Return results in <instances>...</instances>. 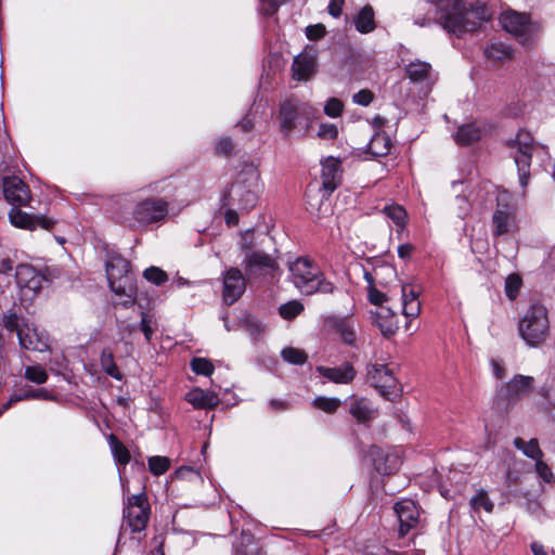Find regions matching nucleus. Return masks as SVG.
<instances>
[{"label": "nucleus", "mask_w": 555, "mask_h": 555, "mask_svg": "<svg viewBox=\"0 0 555 555\" xmlns=\"http://www.w3.org/2000/svg\"><path fill=\"white\" fill-rule=\"evenodd\" d=\"M262 191L258 167L254 163H244L223 197L224 206H237L241 211H249L257 205Z\"/></svg>", "instance_id": "1"}, {"label": "nucleus", "mask_w": 555, "mask_h": 555, "mask_svg": "<svg viewBox=\"0 0 555 555\" xmlns=\"http://www.w3.org/2000/svg\"><path fill=\"white\" fill-rule=\"evenodd\" d=\"M487 7L475 2L466 9L463 0H452L446 8H440V20L443 29L460 37L462 34L475 30L489 20Z\"/></svg>", "instance_id": "2"}, {"label": "nucleus", "mask_w": 555, "mask_h": 555, "mask_svg": "<svg viewBox=\"0 0 555 555\" xmlns=\"http://www.w3.org/2000/svg\"><path fill=\"white\" fill-rule=\"evenodd\" d=\"M289 272L294 285L301 294H330L335 289L332 282L323 279L320 268L307 257H298L291 262Z\"/></svg>", "instance_id": "3"}, {"label": "nucleus", "mask_w": 555, "mask_h": 555, "mask_svg": "<svg viewBox=\"0 0 555 555\" xmlns=\"http://www.w3.org/2000/svg\"><path fill=\"white\" fill-rule=\"evenodd\" d=\"M111 291L118 297V304L130 307L137 298V287L130 275V262L121 256H113L105 263Z\"/></svg>", "instance_id": "4"}, {"label": "nucleus", "mask_w": 555, "mask_h": 555, "mask_svg": "<svg viewBox=\"0 0 555 555\" xmlns=\"http://www.w3.org/2000/svg\"><path fill=\"white\" fill-rule=\"evenodd\" d=\"M3 326L9 332H16L18 345L28 351L46 352L50 350V337L44 330H40L25 318L15 312L4 314Z\"/></svg>", "instance_id": "5"}, {"label": "nucleus", "mask_w": 555, "mask_h": 555, "mask_svg": "<svg viewBox=\"0 0 555 555\" xmlns=\"http://www.w3.org/2000/svg\"><path fill=\"white\" fill-rule=\"evenodd\" d=\"M500 25L524 47H533L540 37L542 26L531 20L530 15L514 10H505L500 14Z\"/></svg>", "instance_id": "6"}, {"label": "nucleus", "mask_w": 555, "mask_h": 555, "mask_svg": "<svg viewBox=\"0 0 555 555\" xmlns=\"http://www.w3.org/2000/svg\"><path fill=\"white\" fill-rule=\"evenodd\" d=\"M518 332L529 347L543 344L550 333L546 308L539 304L531 305L519 320Z\"/></svg>", "instance_id": "7"}, {"label": "nucleus", "mask_w": 555, "mask_h": 555, "mask_svg": "<svg viewBox=\"0 0 555 555\" xmlns=\"http://www.w3.org/2000/svg\"><path fill=\"white\" fill-rule=\"evenodd\" d=\"M251 238L253 233L250 231H246L242 235L241 249L244 253L243 263L246 274L249 278L267 274L273 275L274 271L279 268L276 260L269 254L253 250L250 246Z\"/></svg>", "instance_id": "8"}, {"label": "nucleus", "mask_w": 555, "mask_h": 555, "mask_svg": "<svg viewBox=\"0 0 555 555\" xmlns=\"http://www.w3.org/2000/svg\"><path fill=\"white\" fill-rule=\"evenodd\" d=\"M366 378L387 400L393 401L401 396L402 388L389 364L378 362L370 364L366 370Z\"/></svg>", "instance_id": "9"}, {"label": "nucleus", "mask_w": 555, "mask_h": 555, "mask_svg": "<svg viewBox=\"0 0 555 555\" xmlns=\"http://www.w3.org/2000/svg\"><path fill=\"white\" fill-rule=\"evenodd\" d=\"M492 225L493 234L496 236L509 233L516 228V209L513 204V195L506 190L498 193Z\"/></svg>", "instance_id": "10"}, {"label": "nucleus", "mask_w": 555, "mask_h": 555, "mask_svg": "<svg viewBox=\"0 0 555 555\" xmlns=\"http://www.w3.org/2000/svg\"><path fill=\"white\" fill-rule=\"evenodd\" d=\"M513 146L516 147L514 160L517 167L519 184L525 189L529 182L532 151L534 147L532 134L526 130H519Z\"/></svg>", "instance_id": "11"}, {"label": "nucleus", "mask_w": 555, "mask_h": 555, "mask_svg": "<svg viewBox=\"0 0 555 555\" xmlns=\"http://www.w3.org/2000/svg\"><path fill=\"white\" fill-rule=\"evenodd\" d=\"M168 215V202L163 198H145L138 202L132 219L139 227L163 222Z\"/></svg>", "instance_id": "12"}, {"label": "nucleus", "mask_w": 555, "mask_h": 555, "mask_svg": "<svg viewBox=\"0 0 555 555\" xmlns=\"http://www.w3.org/2000/svg\"><path fill=\"white\" fill-rule=\"evenodd\" d=\"M533 384V377L517 374L508 383L499 388L498 396L508 401V403L516 402L532 391Z\"/></svg>", "instance_id": "13"}, {"label": "nucleus", "mask_w": 555, "mask_h": 555, "mask_svg": "<svg viewBox=\"0 0 555 555\" xmlns=\"http://www.w3.org/2000/svg\"><path fill=\"white\" fill-rule=\"evenodd\" d=\"M312 108L308 104H298L294 101H285L279 111V124L282 133L288 137L296 127L299 114L309 115Z\"/></svg>", "instance_id": "14"}, {"label": "nucleus", "mask_w": 555, "mask_h": 555, "mask_svg": "<svg viewBox=\"0 0 555 555\" xmlns=\"http://www.w3.org/2000/svg\"><path fill=\"white\" fill-rule=\"evenodd\" d=\"M246 289L245 278L237 268H231L223 275L222 298L227 305L236 302Z\"/></svg>", "instance_id": "15"}, {"label": "nucleus", "mask_w": 555, "mask_h": 555, "mask_svg": "<svg viewBox=\"0 0 555 555\" xmlns=\"http://www.w3.org/2000/svg\"><path fill=\"white\" fill-rule=\"evenodd\" d=\"M2 186L3 195L12 206H25L31 199L28 185L15 176L4 178Z\"/></svg>", "instance_id": "16"}, {"label": "nucleus", "mask_w": 555, "mask_h": 555, "mask_svg": "<svg viewBox=\"0 0 555 555\" xmlns=\"http://www.w3.org/2000/svg\"><path fill=\"white\" fill-rule=\"evenodd\" d=\"M369 456L375 468L380 475H390L397 472L401 465L397 453L372 446L369 450Z\"/></svg>", "instance_id": "17"}, {"label": "nucleus", "mask_w": 555, "mask_h": 555, "mask_svg": "<svg viewBox=\"0 0 555 555\" xmlns=\"http://www.w3.org/2000/svg\"><path fill=\"white\" fill-rule=\"evenodd\" d=\"M322 191L323 196L332 194L343 181V168L340 160L335 157H327L322 163Z\"/></svg>", "instance_id": "18"}, {"label": "nucleus", "mask_w": 555, "mask_h": 555, "mask_svg": "<svg viewBox=\"0 0 555 555\" xmlns=\"http://www.w3.org/2000/svg\"><path fill=\"white\" fill-rule=\"evenodd\" d=\"M21 206H12L9 212L11 223L21 229L35 230L37 228L50 229L55 221L49 217L39 216L34 217L20 209Z\"/></svg>", "instance_id": "19"}, {"label": "nucleus", "mask_w": 555, "mask_h": 555, "mask_svg": "<svg viewBox=\"0 0 555 555\" xmlns=\"http://www.w3.org/2000/svg\"><path fill=\"white\" fill-rule=\"evenodd\" d=\"M16 284L21 289L38 293L46 282V279L33 266L20 264L15 270Z\"/></svg>", "instance_id": "20"}, {"label": "nucleus", "mask_w": 555, "mask_h": 555, "mask_svg": "<svg viewBox=\"0 0 555 555\" xmlns=\"http://www.w3.org/2000/svg\"><path fill=\"white\" fill-rule=\"evenodd\" d=\"M151 507L144 492L127 499L124 506V520H149Z\"/></svg>", "instance_id": "21"}, {"label": "nucleus", "mask_w": 555, "mask_h": 555, "mask_svg": "<svg viewBox=\"0 0 555 555\" xmlns=\"http://www.w3.org/2000/svg\"><path fill=\"white\" fill-rule=\"evenodd\" d=\"M349 414L360 424L370 426L378 416V409L366 398L354 399L349 404Z\"/></svg>", "instance_id": "22"}, {"label": "nucleus", "mask_w": 555, "mask_h": 555, "mask_svg": "<svg viewBox=\"0 0 555 555\" xmlns=\"http://www.w3.org/2000/svg\"><path fill=\"white\" fill-rule=\"evenodd\" d=\"M486 129L476 121L461 125L453 133V139L457 145H472L482 139Z\"/></svg>", "instance_id": "23"}, {"label": "nucleus", "mask_w": 555, "mask_h": 555, "mask_svg": "<svg viewBox=\"0 0 555 555\" xmlns=\"http://www.w3.org/2000/svg\"><path fill=\"white\" fill-rule=\"evenodd\" d=\"M293 77L298 81L309 80L317 72L315 56L309 53L298 54L292 64Z\"/></svg>", "instance_id": "24"}, {"label": "nucleus", "mask_w": 555, "mask_h": 555, "mask_svg": "<svg viewBox=\"0 0 555 555\" xmlns=\"http://www.w3.org/2000/svg\"><path fill=\"white\" fill-rule=\"evenodd\" d=\"M390 146V138L386 133L376 132L374 135H372L364 152H361L359 149H357L349 154L352 157H360L362 153L370 154L373 157H382L389 153Z\"/></svg>", "instance_id": "25"}, {"label": "nucleus", "mask_w": 555, "mask_h": 555, "mask_svg": "<svg viewBox=\"0 0 555 555\" xmlns=\"http://www.w3.org/2000/svg\"><path fill=\"white\" fill-rule=\"evenodd\" d=\"M420 291L412 284L402 285V314L408 319H415L421 312Z\"/></svg>", "instance_id": "26"}, {"label": "nucleus", "mask_w": 555, "mask_h": 555, "mask_svg": "<svg viewBox=\"0 0 555 555\" xmlns=\"http://www.w3.org/2000/svg\"><path fill=\"white\" fill-rule=\"evenodd\" d=\"M185 400L195 409H211L219 402L218 396L201 388H193L185 395Z\"/></svg>", "instance_id": "27"}, {"label": "nucleus", "mask_w": 555, "mask_h": 555, "mask_svg": "<svg viewBox=\"0 0 555 555\" xmlns=\"http://www.w3.org/2000/svg\"><path fill=\"white\" fill-rule=\"evenodd\" d=\"M393 512L398 520H420L423 514L418 503L412 499H402L393 504Z\"/></svg>", "instance_id": "28"}, {"label": "nucleus", "mask_w": 555, "mask_h": 555, "mask_svg": "<svg viewBox=\"0 0 555 555\" xmlns=\"http://www.w3.org/2000/svg\"><path fill=\"white\" fill-rule=\"evenodd\" d=\"M375 323L385 336L393 335L399 328V321L396 313L386 307L378 308Z\"/></svg>", "instance_id": "29"}, {"label": "nucleus", "mask_w": 555, "mask_h": 555, "mask_svg": "<svg viewBox=\"0 0 555 555\" xmlns=\"http://www.w3.org/2000/svg\"><path fill=\"white\" fill-rule=\"evenodd\" d=\"M31 399L54 401L56 400V397L46 388L29 389L18 392L13 395L10 400L0 408V415L7 411L12 403Z\"/></svg>", "instance_id": "30"}, {"label": "nucleus", "mask_w": 555, "mask_h": 555, "mask_svg": "<svg viewBox=\"0 0 555 555\" xmlns=\"http://www.w3.org/2000/svg\"><path fill=\"white\" fill-rule=\"evenodd\" d=\"M405 73L414 82L434 81L431 65L423 61H414L406 65Z\"/></svg>", "instance_id": "31"}, {"label": "nucleus", "mask_w": 555, "mask_h": 555, "mask_svg": "<svg viewBox=\"0 0 555 555\" xmlns=\"http://www.w3.org/2000/svg\"><path fill=\"white\" fill-rule=\"evenodd\" d=\"M356 29L361 34L372 33L376 28L375 14L371 5H364L353 17Z\"/></svg>", "instance_id": "32"}, {"label": "nucleus", "mask_w": 555, "mask_h": 555, "mask_svg": "<svg viewBox=\"0 0 555 555\" xmlns=\"http://www.w3.org/2000/svg\"><path fill=\"white\" fill-rule=\"evenodd\" d=\"M323 331L327 334L338 335L343 341H347L346 318L335 314L324 317Z\"/></svg>", "instance_id": "33"}, {"label": "nucleus", "mask_w": 555, "mask_h": 555, "mask_svg": "<svg viewBox=\"0 0 555 555\" xmlns=\"http://www.w3.org/2000/svg\"><path fill=\"white\" fill-rule=\"evenodd\" d=\"M513 47L501 41L491 42L485 50L487 59L495 62L511 60L513 57Z\"/></svg>", "instance_id": "34"}, {"label": "nucleus", "mask_w": 555, "mask_h": 555, "mask_svg": "<svg viewBox=\"0 0 555 555\" xmlns=\"http://www.w3.org/2000/svg\"><path fill=\"white\" fill-rule=\"evenodd\" d=\"M235 555H267L266 552L255 543L254 535L242 530L241 540L235 545Z\"/></svg>", "instance_id": "35"}, {"label": "nucleus", "mask_w": 555, "mask_h": 555, "mask_svg": "<svg viewBox=\"0 0 555 555\" xmlns=\"http://www.w3.org/2000/svg\"><path fill=\"white\" fill-rule=\"evenodd\" d=\"M353 270H362L363 276L365 281L367 282V289H369V300L371 304L383 307L382 304L386 301V296L384 293L379 292L375 288V276L370 271L362 268V266L359 262H356L352 264Z\"/></svg>", "instance_id": "36"}, {"label": "nucleus", "mask_w": 555, "mask_h": 555, "mask_svg": "<svg viewBox=\"0 0 555 555\" xmlns=\"http://www.w3.org/2000/svg\"><path fill=\"white\" fill-rule=\"evenodd\" d=\"M107 442L116 465H127L130 462L131 456L126 446L120 442L114 434L108 436Z\"/></svg>", "instance_id": "37"}, {"label": "nucleus", "mask_w": 555, "mask_h": 555, "mask_svg": "<svg viewBox=\"0 0 555 555\" xmlns=\"http://www.w3.org/2000/svg\"><path fill=\"white\" fill-rule=\"evenodd\" d=\"M383 214L392 221V223L397 227V232H401L405 229L406 225V211L405 209L398 204L386 205L383 208Z\"/></svg>", "instance_id": "38"}, {"label": "nucleus", "mask_w": 555, "mask_h": 555, "mask_svg": "<svg viewBox=\"0 0 555 555\" xmlns=\"http://www.w3.org/2000/svg\"><path fill=\"white\" fill-rule=\"evenodd\" d=\"M100 364L103 372L116 380H122L124 375L115 363L114 353L111 349H103L100 357Z\"/></svg>", "instance_id": "39"}, {"label": "nucleus", "mask_w": 555, "mask_h": 555, "mask_svg": "<svg viewBox=\"0 0 555 555\" xmlns=\"http://www.w3.org/2000/svg\"><path fill=\"white\" fill-rule=\"evenodd\" d=\"M359 61L353 59L349 49V77L353 79L364 78V73L371 68L372 62L367 55H359Z\"/></svg>", "instance_id": "40"}, {"label": "nucleus", "mask_w": 555, "mask_h": 555, "mask_svg": "<svg viewBox=\"0 0 555 555\" xmlns=\"http://www.w3.org/2000/svg\"><path fill=\"white\" fill-rule=\"evenodd\" d=\"M514 446L520 450L527 457L534 460L535 462L543 457V452L539 447V442L535 438L525 441L521 438L514 439Z\"/></svg>", "instance_id": "41"}, {"label": "nucleus", "mask_w": 555, "mask_h": 555, "mask_svg": "<svg viewBox=\"0 0 555 555\" xmlns=\"http://www.w3.org/2000/svg\"><path fill=\"white\" fill-rule=\"evenodd\" d=\"M317 372L330 382L337 384L347 383V365H341L339 367H325L320 365L317 366Z\"/></svg>", "instance_id": "42"}, {"label": "nucleus", "mask_w": 555, "mask_h": 555, "mask_svg": "<svg viewBox=\"0 0 555 555\" xmlns=\"http://www.w3.org/2000/svg\"><path fill=\"white\" fill-rule=\"evenodd\" d=\"M171 465V461L167 456L154 455L147 459L149 470L154 476L164 475Z\"/></svg>", "instance_id": "43"}, {"label": "nucleus", "mask_w": 555, "mask_h": 555, "mask_svg": "<svg viewBox=\"0 0 555 555\" xmlns=\"http://www.w3.org/2000/svg\"><path fill=\"white\" fill-rule=\"evenodd\" d=\"M24 376L28 382L34 383L36 385H42L49 378L46 369L39 364L26 366Z\"/></svg>", "instance_id": "44"}, {"label": "nucleus", "mask_w": 555, "mask_h": 555, "mask_svg": "<svg viewBox=\"0 0 555 555\" xmlns=\"http://www.w3.org/2000/svg\"><path fill=\"white\" fill-rule=\"evenodd\" d=\"M281 357L285 362L294 365H302L308 359V356L304 350L294 347H286L282 349Z\"/></svg>", "instance_id": "45"}, {"label": "nucleus", "mask_w": 555, "mask_h": 555, "mask_svg": "<svg viewBox=\"0 0 555 555\" xmlns=\"http://www.w3.org/2000/svg\"><path fill=\"white\" fill-rule=\"evenodd\" d=\"M472 509L475 512L486 511L487 513H491L493 509V502L489 499L488 493L480 489L477 493L470 499Z\"/></svg>", "instance_id": "46"}, {"label": "nucleus", "mask_w": 555, "mask_h": 555, "mask_svg": "<svg viewBox=\"0 0 555 555\" xmlns=\"http://www.w3.org/2000/svg\"><path fill=\"white\" fill-rule=\"evenodd\" d=\"M341 404V401L334 397H315L312 405L325 413H334Z\"/></svg>", "instance_id": "47"}, {"label": "nucleus", "mask_w": 555, "mask_h": 555, "mask_svg": "<svg viewBox=\"0 0 555 555\" xmlns=\"http://www.w3.org/2000/svg\"><path fill=\"white\" fill-rule=\"evenodd\" d=\"M304 311V305L298 300H291L280 306L279 313L285 320H292Z\"/></svg>", "instance_id": "48"}, {"label": "nucleus", "mask_w": 555, "mask_h": 555, "mask_svg": "<svg viewBox=\"0 0 555 555\" xmlns=\"http://www.w3.org/2000/svg\"><path fill=\"white\" fill-rule=\"evenodd\" d=\"M190 365L195 374L203 376H210L215 370L210 360L201 357L193 358Z\"/></svg>", "instance_id": "49"}, {"label": "nucleus", "mask_w": 555, "mask_h": 555, "mask_svg": "<svg viewBox=\"0 0 555 555\" xmlns=\"http://www.w3.org/2000/svg\"><path fill=\"white\" fill-rule=\"evenodd\" d=\"M143 276L151 283L155 285H162L168 280L167 273L157 268V267H150L144 270Z\"/></svg>", "instance_id": "50"}, {"label": "nucleus", "mask_w": 555, "mask_h": 555, "mask_svg": "<svg viewBox=\"0 0 555 555\" xmlns=\"http://www.w3.org/2000/svg\"><path fill=\"white\" fill-rule=\"evenodd\" d=\"M287 0H259V12L263 16H273Z\"/></svg>", "instance_id": "51"}, {"label": "nucleus", "mask_w": 555, "mask_h": 555, "mask_svg": "<svg viewBox=\"0 0 555 555\" xmlns=\"http://www.w3.org/2000/svg\"><path fill=\"white\" fill-rule=\"evenodd\" d=\"M323 111L328 117L336 118L341 115L344 103L337 98H331L326 101Z\"/></svg>", "instance_id": "52"}, {"label": "nucleus", "mask_w": 555, "mask_h": 555, "mask_svg": "<svg viewBox=\"0 0 555 555\" xmlns=\"http://www.w3.org/2000/svg\"><path fill=\"white\" fill-rule=\"evenodd\" d=\"M338 129L335 124L322 122L319 125L317 137L322 140H333L337 137Z\"/></svg>", "instance_id": "53"}, {"label": "nucleus", "mask_w": 555, "mask_h": 555, "mask_svg": "<svg viewBox=\"0 0 555 555\" xmlns=\"http://www.w3.org/2000/svg\"><path fill=\"white\" fill-rule=\"evenodd\" d=\"M535 472L544 482L551 483L555 481V477L551 468L542 461V459L535 462Z\"/></svg>", "instance_id": "54"}, {"label": "nucleus", "mask_w": 555, "mask_h": 555, "mask_svg": "<svg viewBox=\"0 0 555 555\" xmlns=\"http://www.w3.org/2000/svg\"><path fill=\"white\" fill-rule=\"evenodd\" d=\"M152 318L149 313L142 312L141 313V322H140V330L142 331L144 338L147 343L152 340V336L154 333V330L152 327Z\"/></svg>", "instance_id": "55"}, {"label": "nucleus", "mask_w": 555, "mask_h": 555, "mask_svg": "<svg viewBox=\"0 0 555 555\" xmlns=\"http://www.w3.org/2000/svg\"><path fill=\"white\" fill-rule=\"evenodd\" d=\"M456 214L461 219H464L470 211L472 205L466 196H455Z\"/></svg>", "instance_id": "56"}, {"label": "nucleus", "mask_w": 555, "mask_h": 555, "mask_svg": "<svg viewBox=\"0 0 555 555\" xmlns=\"http://www.w3.org/2000/svg\"><path fill=\"white\" fill-rule=\"evenodd\" d=\"M520 280L516 275H509L505 282V292L509 299H514L520 287Z\"/></svg>", "instance_id": "57"}, {"label": "nucleus", "mask_w": 555, "mask_h": 555, "mask_svg": "<svg viewBox=\"0 0 555 555\" xmlns=\"http://www.w3.org/2000/svg\"><path fill=\"white\" fill-rule=\"evenodd\" d=\"M374 99V94L369 89L360 90L359 92L354 93L352 95V101L356 104H359L361 106H367L372 103Z\"/></svg>", "instance_id": "58"}, {"label": "nucleus", "mask_w": 555, "mask_h": 555, "mask_svg": "<svg viewBox=\"0 0 555 555\" xmlns=\"http://www.w3.org/2000/svg\"><path fill=\"white\" fill-rule=\"evenodd\" d=\"M172 476L177 479H191L192 477L202 479L201 474L191 466H181L177 468Z\"/></svg>", "instance_id": "59"}, {"label": "nucleus", "mask_w": 555, "mask_h": 555, "mask_svg": "<svg viewBox=\"0 0 555 555\" xmlns=\"http://www.w3.org/2000/svg\"><path fill=\"white\" fill-rule=\"evenodd\" d=\"M325 35V26L322 24L309 25L306 28V36L310 40H318Z\"/></svg>", "instance_id": "60"}, {"label": "nucleus", "mask_w": 555, "mask_h": 555, "mask_svg": "<svg viewBox=\"0 0 555 555\" xmlns=\"http://www.w3.org/2000/svg\"><path fill=\"white\" fill-rule=\"evenodd\" d=\"M233 147H234V144L230 137L220 138L216 142V151L219 154H224V155L230 154L232 152Z\"/></svg>", "instance_id": "61"}, {"label": "nucleus", "mask_w": 555, "mask_h": 555, "mask_svg": "<svg viewBox=\"0 0 555 555\" xmlns=\"http://www.w3.org/2000/svg\"><path fill=\"white\" fill-rule=\"evenodd\" d=\"M225 212H224V219L225 223L229 227H234L238 223V214H237V206H224Z\"/></svg>", "instance_id": "62"}, {"label": "nucleus", "mask_w": 555, "mask_h": 555, "mask_svg": "<svg viewBox=\"0 0 555 555\" xmlns=\"http://www.w3.org/2000/svg\"><path fill=\"white\" fill-rule=\"evenodd\" d=\"M345 0H330L327 11L333 17H338L341 14Z\"/></svg>", "instance_id": "63"}, {"label": "nucleus", "mask_w": 555, "mask_h": 555, "mask_svg": "<svg viewBox=\"0 0 555 555\" xmlns=\"http://www.w3.org/2000/svg\"><path fill=\"white\" fill-rule=\"evenodd\" d=\"M255 126V121L251 118L250 114L245 115L240 121H237L236 127L243 132H249L253 130Z\"/></svg>", "instance_id": "64"}]
</instances>
